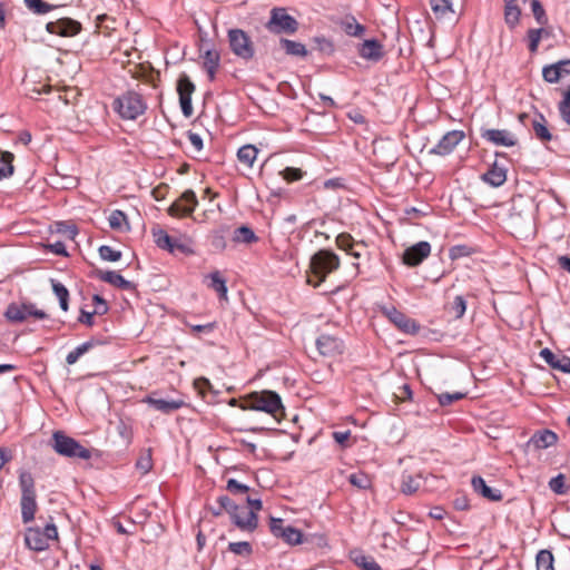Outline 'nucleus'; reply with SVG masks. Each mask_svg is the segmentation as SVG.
Wrapping results in <instances>:
<instances>
[{
  "label": "nucleus",
  "instance_id": "nucleus-28",
  "mask_svg": "<svg viewBox=\"0 0 570 570\" xmlns=\"http://www.w3.org/2000/svg\"><path fill=\"white\" fill-rule=\"evenodd\" d=\"M504 21L511 29H513L519 23L521 16V8L519 6L520 1L510 2L509 0H504Z\"/></svg>",
  "mask_w": 570,
  "mask_h": 570
},
{
  "label": "nucleus",
  "instance_id": "nucleus-3",
  "mask_svg": "<svg viewBox=\"0 0 570 570\" xmlns=\"http://www.w3.org/2000/svg\"><path fill=\"white\" fill-rule=\"evenodd\" d=\"M115 110L124 119L134 120L147 108L142 97L135 91H127L114 101Z\"/></svg>",
  "mask_w": 570,
  "mask_h": 570
},
{
  "label": "nucleus",
  "instance_id": "nucleus-21",
  "mask_svg": "<svg viewBox=\"0 0 570 570\" xmlns=\"http://www.w3.org/2000/svg\"><path fill=\"white\" fill-rule=\"evenodd\" d=\"M471 484L474 492L481 494L483 498L494 502L502 500L501 491L487 485L483 478L474 475L471 480Z\"/></svg>",
  "mask_w": 570,
  "mask_h": 570
},
{
  "label": "nucleus",
  "instance_id": "nucleus-41",
  "mask_svg": "<svg viewBox=\"0 0 570 570\" xmlns=\"http://www.w3.org/2000/svg\"><path fill=\"white\" fill-rule=\"evenodd\" d=\"M217 503L219 504L217 511H213V514L216 517L220 515L223 511H226L227 513H229V515H232L239 509V507L235 504L234 501L229 499L227 495H220L217 499Z\"/></svg>",
  "mask_w": 570,
  "mask_h": 570
},
{
  "label": "nucleus",
  "instance_id": "nucleus-52",
  "mask_svg": "<svg viewBox=\"0 0 570 570\" xmlns=\"http://www.w3.org/2000/svg\"><path fill=\"white\" fill-rule=\"evenodd\" d=\"M355 563L363 568L364 570H382L379 563L372 558L367 556H357L354 559Z\"/></svg>",
  "mask_w": 570,
  "mask_h": 570
},
{
  "label": "nucleus",
  "instance_id": "nucleus-4",
  "mask_svg": "<svg viewBox=\"0 0 570 570\" xmlns=\"http://www.w3.org/2000/svg\"><path fill=\"white\" fill-rule=\"evenodd\" d=\"M53 450L63 456L79 458L88 460L91 458V452L83 448L78 441L66 435L62 431H56L52 434Z\"/></svg>",
  "mask_w": 570,
  "mask_h": 570
},
{
  "label": "nucleus",
  "instance_id": "nucleus-50",
  "mask_svg": "<svg viewBox=\"0 0 570 570\" xmlns=\"http://www.w3.org/2000/svg\"><path fill=\"white\" fill-rule=\"evenodd\" d=\"M348 481L352 485H354L358 489H362V490H365V489L370 488V485H371V480L368 479V476L365 473H362V472L352 473L348 476Z\"/></svg>",
  "mask_w": 570,
  "mask_h": 570
},
{
  "label": "nucleus",
  "instance_id": "nucleus-9",
  "mask_svg": "<svg viewBox=\"0 0 570 570\" xmlns=\"http://www.w3.org/2000/svg\"><path fill=\"white\" fill-rule=\"evenodd\" d=\"M198 205L196 194L191 189L185 190L168 208V214L174 217L189 216Z\"/></svg>",
  "mask_w": 570,
  "mask_h": 570
},
{
  "label": "nucleus",
  "instance_id": "nucleus-31",
  "mask_svg": "<svg viewBox=\"0 0 570 570\" xmlns=\"http://www.w3.org/2000/svg\"><path fill=\"white\" fill-rule=\"evenodd\" d=\"M279 43H281L282 48L284 49V51L286 52V55H288V56H294V57H306L307 56L306 47L301 42L289 40L286 38H282Z\"/></svg>",
  "mask_w": 570,
  "mask_h": 570
},
{
  "label": "nucleus",
  "instance_id": "nucleus-59",
  "mask_svg": "<svg viewBox=\"0 0 570 570\" xmlns=\"http://www.w3.org/2000/svg\"><path fill=\"white\" fill-rule=\"evenodd\" d=\"M226 489L232 493H246L249 490L246 484L239 483L235 479H229L227 481Z\"/></svg>",
  "mask_w": 570,
  "mask_h": 570
},
{
  "label": "nucleus",
  "instance_id": "nucleus-45",
  "mask_svg": "<svg viewBox=\"0 0 570 570\" xmlns=\"http://www.w3.org/2000/svg\"><path fill=\"white\" fill-rule=\"evenodd\" d=\"M279 538L288 544H298L302 542V532L294 527L287 525L284 531H282Z\"/></svg>",
  "mask_w": 570,
  "mask_h": 570
},
{
  "label": "nucleus",
  "instance_id": "nucleus-27",
  "mask_svg": "<svg viewBox=\"0 0 570 570\" xmlns=\"http://www.w3.org/2000/svg\"><path fill=\"white\" fill-rule=\"evenodd\" d=\"M570 66V59L559 60L556 63L544 66L542 77L549 83H557L561 79V66Z\"/></svg>",
  "mask_w": 570,
  "mask_h": 570
},
{
  "label": "nucleus",
  "instance_id": "nucleus-33",
  "mask_svg": "<svg viewBox=\"0 0 570 570\" xmlns=\"http://www.w3.org/2000/svg\"><path fill=\"white\" fill-rule=\"evenodd\" d=\"M343 31L351 37H362L365 32V27L357 22V20L350 16L341 22Z\"/></svg>",
  "mask_w": 570,
  "mask_h": 570
},
{
  "label": "nucleus",
  "instance_id": "nucleus-29",
  "mask_svg": "<svg viewBox=\"0 0 570 570\" xmlns=\"http://www.w3.org/2000/svg\"><path fill=\"white\" fill-rule=\"evenodd\" d=\"M101 343H102L101 341L92 338V340H89V341L80 344L79 346H77L75 350H72L71 352H69L67 354V357H66L67 364H69V365L75 364L83 354H86L92 347H95Z\"/></svg>",
  "mask_w": 570,
  "mask_h": 570
},
{
  "label": "nucleus",
  "instance_id": "nucleus-39",
  "mask_svg": "<svg viewBox=\"0 0 570 570\" xmlns=\"http://www.w3.org/2000/svg\"><path fill=\"white\" fill-rule=\"evenodd\" d=\"M233 239L237 243L252 244L257 240V236L252 228L247 226H240L235 229Z\"/></svg>",
  "mask_w": 570,
  "mask_h": 570
},
{
  "label": "nucleus",
  "instance_id": "nucleus-53",
  "mask_svg": "<svg viewBox=\"0 0 570 570\" xmlns=\"http://www.w3.org/2000/svg\"><path fill=\"white\" fill-rule=\"evenodd\" d=\"M531 9H532V13L539 24L543 26L548 22L546 11L539 0H531Z\"/></svg>",
  "mask_w": 570,
  "mask_h": 570
},
{
  "label": "nucleus",
  "instance_id": "nucleus-15",
  "mask_svg": "<svg viewBox=\"0 0 570 570\" xmlns=\"http://www.w3.org/2000/svg\"><path fill=\"white\" fill-rule=\"evenodd\" d=\"M357 53L367 61L379 62L384 57V47L375 39L364 40L357 46Z\"/></svg>",
  "mask_w": 570,
  "mask_h": 570
},
{
  "label": "nucleus",
  "instance_id": "nucleus-12",
  "mask_svg": "<svg viewBox=\"0 0 570 570\" xmlns=\"http://www.w3.org/2000/svg\"><path fill=\"white\" fill-rule=\"evenodd\" d=\"M431 253L429 242L422 240L406 248L403 253V263L414 267L420 265Z\"/></svg>",
  "mask_w": 570,
  "mask_h": 570
},
{
  "label": "nucleus",
  "instance_id": "nucleus-6",
  "mask_svg": "<svg viewBox=\"0 0 570 570\" xmlns=\"http://www.w3.org/2000/svg\"><path fill=\"white\" fill-rule=\"evenodd\" d=\"M267 28L274 33H294L298 29V22L294 17L287 13L286 9L274 8L271 11Z\"/></svg>",
  "mask_w": 570,
  "mask_h": 570
},
{
  "label": "nucleus",
  "instance_id": "nucleus-62",
  "mask_svg": "<svg viewBox=\"0 0 570 570\" xmlns=\"http://www.w3.org/2000/svg\"><path fill=\"white\" fill-rule=\"evenodd\" d=\"M314 42L317 45V49L325 53L333 52V45L330 40L324 37L314 38Z\"/></svg>",
  "mask_w": 570,
  "mask_h": 570
},
{
  "label": "nucleus",
  "instance_id": "nucleus-51",
  "mask_svg": "<svg viewBox=\"0 0 570 570\" xmlns=\"http://www.w3.org/2000/svg\"><path fill=\"white\" fill-rule=\"evenodd\" d=\"M549 488L557 494L567 493L568 487L566 485V476L560 473L552 478L549 482Z\"/></svg>",
  "mask_w": 570,
  "mask_h": 570
},
{
  "label": "nucleus",
  "instance_id": "nucleus-49",
  "mask_svg": "<svg viewBox=\"0 0 570 570\" xmlns=\"http://www.w3.org/2000/svg\"><path fill=\"white\" fill-rule=\"evenodd\" d=\"M228 550L239 556H250L253 552L252 546L247 541L230 542L228 544Z\"/></svg>",
  "mask_w": 570,
  "mask_h": 570
},
{
  "label": "nucleus",
  "instance_id": "nucleus-1",
  "mask_svg": "<svg viewBox=\"0 0 570 570\" xmlns=\"http://www.w3.org/2000/svg\"><path fill=\"white\" fill-rule=\"evenodd\" d=\"M244 410L263 411L271 414L276 421H281L284 415V406L281 396L269 390L253 392L246 399Z\"/></svg>",
  "mask_w": 570,
  "mask_h": 570
},
{
  "label": "nucleus",
  "instance_id": "nucleus-25",
  "mask_svg": "<svg viewBox=\"0 0 570 570\" xmlns=\"http://www.w3.org/2000/svg\"><path fill=\"white\" fill-rule=\"evenodd\" d=\"M220 57L216 50L208 49L203 55V67L206 69L210 81L215 79L216 71L219 67Z\"/></svg>",
  "mask_w": 570,
  "mask_h": 570
},
{
  "label": "nucleus",
  "instance_id": "nucleus-20",
  "mask_svg": "<svg viewBox=\"0 0 570 570\" xmlns=\"http://www.w3.org/2000/svg\"><path fill=\"white\" fill-rule=\"evenodd\" d=\"M389 317L406 334H416L420 331V325L414 320L407 317L395 308L389 312Z\"/></svg>",
  "mask_w": 570,
  "mask_h": 570
},
{
  "label": "nucleus",
  "instance_id": "nucleus-64",
  "mask_svg": "<svg viewBox=\"0 0 570 570\" xmlns=\"http://www.w3.org/2000/svg\"><path fill=\"white\" fill-rule=\"evenodd\" d=\"M136 466L139 471H141L142 474H146L147 472H149L153 466L150 455L140 458L137 461Z\"/></svg>",
  "mask_w": 570,
  "mask_h": 570
},
{
  "label": "nucleus",
  "instance_id": "nucleus-13",
  "mask_svg": "<svg viewBox=\"0 0 570 570\" xmlns=\"http://www.w3.org/2000/svg\"><path fill=\"white\" fill-rule=\"evenodd\" d=\"M464 132L461 130L448 131L439 142L431 149V154L445 156L451 154L454 148L463 140Z\"/></svg>",
  "mask_w": 570,
  "mask_h": 570
},
{
  "label": "nucleus",
  "instance_id": "nucleus-42",
  "mask_svg": "<svg viewBox=\"0 0 570 570\" xmlns=\"http://www.w3.org/2000/svg\"><path fill=\"white\" fill-rule=\"evenodd\" d=\"M431 9L436 18H443L453 12L450 0H430Z\"/></svg>",
  "mask_w": 570,
  "mask_h": 570
},
{
  "label": "nucleus",
  "instance_id": "nucleus-26",
  "mask_svg": "<svg viewBox=\"0 0 570 570\" xmlns=\"http://www.w3.org/2000/svg\"><path fill=\"white\" fill-rule=\"evenodd\" d=\"M482 179L493 187H500L507 180V170L497 163L482 176Z\"/></svg>",
  "mask_w": 570,
  "mask_h": 570
},
{
  "label": "nucleus",
  "instance_id": "nucleus-34",
  "mask_svg": "<svg viewBox=\"0 0 570 570\" xmlns=\"http://www.w3.org/2000/svg\"><path fill=\"white\" fill-rule=\"evenodd\" d=\"M13 159H14V156L12 153L0 150V180L13 175V171H14V167L12 165Z\"/></svg>",
  "mask_w": 570,
  "mask_h": 570
},
{
  "label": "nucleus",
  "instance_id": "nucleus-32",
  "mask_svg": "<svg viewBox=\"0 0 570 570\" xmlns=\"http://www.w3.org/2000/svg\"><path fill=\"white\" fill-rule=\"evenodd\" d=\"M532 127L537 138L541 141H550L552 139V135L547 127L546 119L542 114L537 115L532 121Z\"/></svg>",
  "mask_w": 570,
  "mask_h": 570
},
{
  "label": "nucleus",
  "instance_id": "nucleus-10",
  "mask_svg": "<svg viewBox=\"0 0 570 570\" xmlns=\"http://www.w3.org/2000/svg\"><path fill=\"white\" fill-rule=\"evenodd\" d=\"M195 85L186 73H181L177 80V91L183 115L186 118L191 117L194 109L191 105V95L195 92Z\"/></svg>",
  "mask_w": 570,
  "mask_h": 570
},
{
  "label": "nucleus",
  "instance_id": "nucleus-61",
  "mask_svg": "<svg viewBox=\"0 0 570 570\" xmlns=\"http://www.w3.org/2000/svg\"><path fill=\"white\" fill-rule=\"evenodd\" d=\"M558 109L562 120L570 126V101L561 100L558 105Z\"/></svg>",
  "mask_w": 570,
  "mask_h": 570
},
{
  "label": "nucleus",
  "instance_id": "nucleus-23",
  "mask_svg": "<svg viewBox=\"0 0 570 570\" xmlns=\"http://www.w3.org/2000/svg\"><path fill=\"white\" fill-rule=\"evenodd\" d=\"M540 356L552 368L559 370L563 373H570V357H558L551 350L547 347L540 351Z\"/></svg>",
  "mask_w": 570,
  "mask_h": 570
},
{
  "label": "nucleus",
  "instance_id": "nucleus-35",
  "mask_svg": "<svg viewBox=\"0 0 570 570\" xmlns=\"http://www.w3.org/2000/svg\"><path fill=\"white\" fill-rule=\"evenodd\" d=\"M258 149L253 145H245L240 147L237 151L238 160L246 165L247 167H252L254 161L257 158Z\"/></svg>",
  "mask_w": 570,
  "mask_h": 570
},
{
  "label": "nucleus",
  "instance_id": "nucleus-37",
  "mask_svg": "<svg viewBox=\"0 0 570 570\" xmlns=\"http://www.w3.org/2000/svg\"><path fill=\"white\" fill-rule=\"evenodd\" d=\"M108 222H109V226L115 230L129 229L127 216L121 210L116 209V210L111 212V214L108 218Z\"/></svg>",
  "mask_w": 570,
  "mask_h": 570
},
{
  "label": "nucleus",
  "instance_id": "nucleus-56",
  "mask_svg": "<svg viewBox=\"0 0 570 570\" xmlns=\"http://www.w3.org/2000/svg\"><path fill=\"white\" fill-rule=\"evenodd\" d=\"M281 175L288 183H293L303 178L302 169L294 167H286L281 171Z\"/></svg>",
  "mask_w": 570,
  "mask_h": 570
},
{
  "label": "nucleus",
  "instance_id": "nucleus-14",
  "mask_svg": "<svg viewBox=\"0 0 570 570\" xmlns=\"http://www.w3.org/2000/svg\"><path fill=\"white\" fill-rule=\"evenodd\" d=\"M316 347L321 355L325 357H334L343 352V343L340 338L322 334L316 340Z\"/></svg>",
  "mask_w": 570,
  "mask_h": 570
},
{
  "label": "nucleus",
  "instance_id": "nucleus-19",
  "mask_svg": "<svg viewBox=\"0 0 570 570\" xmlns=\"http://www.w3.org/2000/svg\"><path fill=\"white\" fill-rule=\"evenodd\" d=\"M230 518L242 530L253 531L257 528L256 513L254 511H247L246 508H239Z\"/></svg>",
  "mask_w": 570,
  "mask_h": 570
},
{
  "label": "nucleus",
  "instance_id": "nucleus-60",
  "mask_svg": "<svg viewBox=\"0 0 570 570\" xmlns=\"http://www.w3.org/2000/svg\"><path fill=\"white\" fill-rule=\"evenodd\" d=\"M286 527H284V520L279 518H271L269 520V530L276 537L279 538L282 531H284Z\"/></svg>",
  "mask_w": 570,
  "mask_h": 570
},
{
  "label": "nucleus",
  "instance_id": "nucleus-47",
  "mask_svg": "<svg viewBox=\"0 0 570 570\" xmlns=\"http://www.w3.org/2000/svg\"><path fill=\"white\" fill-rule=\"evenodd\" d=\"M466 309V302L462 295L454 297L453 302L449 305V312L452 313L455 318H461Z\"/></svg>",
  "mask_w": 570,
  "mask_h": 570
},
{
  "label": "nucleus",
  "instance_id": "nucleus-22",
  "mask_svg": "<svg viewBox=\"0 0 570 570\" xmlns=\"http://www.w3.org/2000/svg\"><path fill=\"white\" fill-rule=\"evenodd\" d=\"M97 276L102 282H106L115 287L124 291H134L135 284L130 281L125 279L119 273L114 271H98Z\"/></svg>",
  "mask_w": 570,
  "mask_h": 570
},
{
  "label": "nucleus",
  "instance_id": "nucleus-58",
  "mask_svg": "<svg viewBox=\"0 0 570 570\" xmlns=\"http://www.w3.org/2000/svg\"><path fill=\"white\" fill-rule=\"evenodd\" d=\"M470 255V249L465 245H458L450 248L449 256L451 259H458Z\"/></svg>",
  "mask_w": 570,
  "mask_h": 570
},
{
  "label": "nucleus",
  "instance_id": "nucleus-8",
  "mask_svg": "<svg viewBox=\"0 0 570 570\" xmlns=\"http://www.w3.org/2000/svg\"><path fill=\"white\" fill-rule=\"evenodd\" d=\"M4 315L11 322H23L29 316H32L38 320H43L48 317V315L42 309L37 308V306L31 303H12L7 307Z\"/></svg>",
  "mask_w": 570,
  "mask_h": 570
},
{
  "label": "nucleus",
  "instance_id": "nucleus-57",
  "mask_svg": "<svg viewBox=\"0 0 570 570\" xmlns=\"http://www.w3.org/2000/svg\"><path fill=\"white\" fill-rule=\"evenodd\" d=\"M57 232L63 234L69 239H73L78 234L76 225L67 223H58Z\"/></svg>",
  "mask_w": 570,
  "mask_h": 570
},
{
  "label": "nucleus",
  "instance_id": "nucleus-24",
  "mask_svg": "<svg viewBox=\"0 0 570 570\" xmlns=\"http://www.w3.org/2000/svg\"><path fill=\"white\" fill-rule=\"evenodd\" d=\"M36 498L37 494H21L20 507L23 523H29L35 519L38 508Z\"/></svg>",
  "mask_w": 570,
  "mask_h": 570
},
{
  "label": "nucleus",
  "instance_id": "nucleus-43",
  "mask_svg": "<svg viewBox=\"0 0 570 570\" xmlns=\"http://www.w3.org/2000/svg\"><path fill=\"white\" fill-rule=\"evenodd\" d=\"M51 283H52V291L59 299V305H60L61 309L65 312L68 311L69 292H68L67 287L65 285H62L61 283L56 282L53 279L51 281Z\"/></svg>",
  "mask_w": 570,
  "mask_h": 570
},
{
  "label": "nucleus",
  "instance_id": "nucleus-2",
  "mask_svg": "<svg viewBox=\"0 0 570 570\" xmlns=\"http://www.w3.org/2000/svg\"><path fill=\"white\" fill-rule=\"evenodd\" d=\"M309 266L313 276L308 278V283L317 287L330 273L338 268L340 259L332 252L320 250L312 256Z\"/></svg>",
  "mask_w": 570,
  "mask_h": 570
},
{
  "label": "nucleus",
  "instance_id": "nucleus-55",
  "mask_svg": "<svg viewBox=\"0 0 570 570\" xmlns=\"http://www.w3.org/2000/svg\"><path fill=\"white\" fill-rule=\"evenodd\" d=\"M464 397L463 393L454 392V393H441L438 395L439 403L442 406L451 405L453 402L462 400Z\"/></svg>",
  "mask_w": 570,
  "mask_h": 570
},
{
  "label": "nucleus",
  "instance_id": "nucleus-38",
  "mask_svg": "<svg viewBox=\"0 0 570 570\" xmlns=\"http://www.w3.org/2000/svg\"><path fill=\"white\" fill-rule=\"evenodd\" d=\"M19 487L21 494H36L35 479L28 471H20L19 473Z\"/></svg>",
  "mask_w": 570,
  "mask_h": 570
},
{
  "label": "nucleus",
  "instance_id": "nucleus-11",
  "mask_svg": "<svg viewBox=\"0 0 570 570\" xmlns=\"http://www.w3.org/2000/svg\"><path fill=\"white\" fill-rule=\"evenodd\" d=\"M46 29L49 33L57 35L60 37H72L79 33L81 24L70 18H61L56 21H50L46 24Z\"/></svg>",
  "mask_w": 570,
  "mask_h": 570
},
{
  "label": "nucleus",
  "instance_id": "nucleus-5",
  "mask_svg": "<svg viewBox=\"0 0 570 570\" xmlns=\"http://www.w3.org/2000/svg\"><path fill=\"white\" fill-rule=\"evenodd\" d=\"M58 539L57 527L49 523L43 531L40 528H29L24 535L26 546L33 551H43L49 547V540Z\"/></svg>",
  "mask_w": 570,
  "mask_h": 570
},
{
  "label": "nucleus",
  "instance_id": "nucleus-40",
  "mask_svg": "<svg viewBox=\"0 0 570 570\" xmlns=\"http://www.w3.org/2000/svg\"><path fill=\"white\" fill-rule=\"evenodd\" d=\"M537 570H554V558L551 551L540 550L537 554Z\"/></svg>",
  "mask_w": 570,
  "mask_h": 570
},
{
  "label": "nucleus",
  "instance_id": "nucleus-44",
  "mask_svg": "<svg viewBox=\"0 0 570 570\" xmlns=\"http://www.w3.org/2000/svg\"><path fill=\"white\" fill-rule=\"evenodd\" d=\"M26 7L36 14H46L51 11L56 6H52L43 0H23Z\"/></svg>",
  "mask_w": 570,
  "mask_h": 570
},
{
  "label": "nucleus",
  "instance_id": "nucleus-16",
  "mask_svg": "<svg viewBox=\"0 0 570 570\" xmlns=\"http://www.w3.org/2000/svg\"><path fill=\"white\" fill-rule=\"evenodd\" d=\"M481 137L497 146L512 147L517 145V137L507 129H485Z\"/></svg>",
  "mask_w": 570,
  "mask_h": 570
},
{
  "label": "nucleus",
  "instance_id": "nucleus-7",
  "mask_svg": "<svg viewBox=\"0 0 570 570\" xmlns=\"http://www.w3.org/2000/svg\"><path fill=\"white\" fill-rule=\"evenodd\" d=\"M228 41L230 50L237 57L249 60L254 57V46L250 38L240 29L228 31Z\"/></svg>",
  "mask_w": 570,
  "mask_h": 570
},
{
  "label": "nucleus",
  "instance_id": "nucleus-18",
  "mask_svg": "<svg viewBox=\"0 0 570 570\" xmlns=\"http://www.w3.org/2000/svg\"><path fill=\"white\" fill-rule=\"evenodd\" d=\"M144 402L147 403L153 409H155L161 413H165V414H169L174 411H177L180 407H183L185 404V402L183 400L158 399V397H155L154 395L147 396L144 400Z\"/></svg>",
  "mask_w": 570,
  "mask_h": 570
},
{
  "label": "nucleus",
  "instance_id": "nucleus-36",
  "mask_svg": "<svg viewBox=\"0 0 570 570\" xmlns=\"http://www.w3.org/2000/svg\"><path fill=\"white\" fill-rule=\"evenodd\" d=\"M421 475L404 474L402 476L401 491L404 494H413L421 487Z\"/></svg>",
  "mask_w": 570,
  "mask_h": 570
},
{
  "label": "nucleus",
  "instance_id": "nucleus-30",
  "mask_svg": "<svg viewBox=\"0 0 570 570\" xmlns=\"http://www.w3.org/2000/svg\"><path fill=\"white\" fill-rule=\"evenodd\" d=\"M207 278L209 279V283H207V286L215 291L220 298L226 299L227 298V286H226V279L222 276L219 271H215L210 273Z\"/></svg>",
  "mask_w": 570,
  "mask_h": 570
},
{
  "label": "nucleus",
  "instance_id": "nucleus-54",
  "mask_svg": "<svg viewBox=\"0 0 570 570\" xmlns=\"http://www.w3.org/2000/svg\"><path fill=\"white\" fill-rule=\"evenodd\" d=\"M544 32V29H530L528 31V38H529V50L531 52H535L539 47V42L541 40L542 33Z\"/></svg>",
  "mask_w": 570,
  "mask_h": 570
},
{
  "label": "nucleus",
  "instance_id": "nucleus-17",
  "mask_svg": "<svg viewBox=\"0 0 570 570\" xmlns=\"http://www.w3.org/2000/svg\"><path fill=\"white\" fill-rule=\"evenodd\" d=\"M558 441L557 434L548 429L537 431L528 441L527 446L533 450H544L554 445Z\"/></svg>",
  "mask_w": 570,
  "mask_h": 570
},
{
  "label": "nucleus",
  "instance_id": "nucleus-48",
  "mask_svg": "<svg viewBox=\"0 0 570 570\" xmlns=\"http://www.w3.org/2000/svg\"><path fill=\"white\" fill-rule=\"evenodd\" d=\"M101 259L107 262H118L122 254L120 250H116L108 245H102L98 249Z\"/></svg>",
  "mask_w": 570,
  "mask_h": 570
},
{
  "label": "nucleus",
  "instance_id": "nucleus-63",
  "mask_svg": "<svg viewBox=\"0 0 570 570\" xmlns=\"http://www.w3.org/2000/svg\"><path fill=\"white\" fill-rule=\"evenodd\" d=\"M333 439L336 443H338L342 446H347V441L351 438L350 431H335L332 434Z\"/></svg>",
  "mask_w": 570,
  "mask_h": 570
},
{
  "label": "nucleus",
  "instance_id": "nucleus-46",
  "mask_svg": "<svg viewBox=\"0 0 570 570\" xmlns=\"http://www.w3.org/2000/svg\"><path fill=\"white\" fill-rule=\"evenodd\" d=\"M156 245L166 250H170L173 246V237H170L165 230L157 229L153 233Z\"/></svg>",
  "mask_w": 570,
  "mask_h": 570
}]
</instances>
